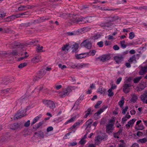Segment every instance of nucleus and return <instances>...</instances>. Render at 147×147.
<instances>
[{
  "instance_id": "f3484780",
  "label": "nucleus",
  "mask_w": 147,
  "mask_h": 147,
  "mask_svg": "<svg viewBox=\"0 0 147 147\" xmlns=\"http://www.w3.org/2000/svg\"><path fill=\"white\" fill-rule=\"evenodd\" d=\"M131 98L130 100L131 102L133 103H135L137 100L138 99V96L135 94H131Z\"/></svg>"
},
{
  "instance_id": "f03ea898",
  "label": "nucleus",
  "mask_w": 147,
  "mask_h": 147,
  "mask_svg": "<svg viewBox=\"0 0 147 147\" xmlns=\"http://www.w3.org/2000/svg\"><path fill=\"white\" fill-rule=\"evenodd\" d=\"M23 127V124L22 122H16L9 125L11 129L13 130H20Z\"/></svg>"
},
{
  "instance_id": "6e6d98bb",
  "label": "nucleus",
  "mask_w": 147,
  "mask_h": 147,
  "mask_svg": "<svg viewBox=\"0 0 147 147\" xmlns=\"http://www.w3.org/2000/svg\"><path fill=\"white\" fill-rule=\"evenodd\" d=\"M112 20H113V22L118 20L119 18L118 16H111Z\"/></svg>"
},
{
  "instance_id": "423d86ee",
  "label": "nucleus",
  "mask_w": 147,
  "mask_h": 147,
  "mask_svg": "<svg viewBox=\"0 0 147 147\" xmlns=\"http://www.w3.org/2000/svg\"><path fill=\"white\" fill-rule=\"evenodd\" d=\"M24 47L23 44L20 43L19 42H15L11 43L10 46V47L11 49H15L18 48H22Z\"/></svg>"
},
{
  "instance_id": "e2e57ef3",
  "label": "nucleus",
  "mask_w": 147,
  "mask_h": 147,
  "mask_svg": "<svg viewBox=\"0 0 147 147\" xmlns=\"http://www.w3.org/2000/svg\"><path fill=\"white\" fill-rule=\"evenodd\" d=\"M58 66L62 69H63L64 68H65L67 67L65 65H62L61 64H59Z\"/></svg>"
},
{
  "instance_id": "4be33fe9",
  "label": "nucleus",
  "mask_w": 147,
  "mask_h": 147,
  "mask_svg": "<svg viewBox=\"0 0 147 147\" xmlns=\"http://www.w3.org/2000/svg\"><path fill=\"white\" fill-rule=\"evenodd\" d=\"M10 82V79L9 78H4L2 80L1 83L6 85Z\"/></svg>"
},
{
  "instance_id": "09e8293b",
  "label": "nucleus",
  "mask_w": 147,
  "mask_h": 147,
  "mask_svg": "<svg viewBox=\"0 0 147 147\" xmlns=\"http://www.w3.org/2000/svg\"><path fill=\"white\" fill-rule=\"evenodd\" d=\"M115 122V120L114 119H111L109 121V123L108 124H113V125H114V123Z\"/></svg>"
},
{
  "instance_id": "c756f323",
  "label": "nucleus",
  "mask_w": 147,
  "mask_h": 147,
  "mask_svg": "<svg viewBox=\"0 0 147 147\" xmlns=\"http://www.w3.org/2000/svg\"><path fill=\"white\" fill-rule=\"evenodd\" d=\"M69 45H70V44L64 45L61 48L62 50L63 51H65L66 50H67V51L68 50L70 49L69 47Z\"/></svg>"
},
{
  "instance_id": "37998d69",
  "label": "nucleus",
  "mask_w": 147,
  "mask_h": 147,
  "mask_svg": "<svg viewBox=\"0 0 147 147\" xmlns=\"http://www.w3.org/2000/svg\"><path fill=\"white\" fill-rule=\"evenodd\" d=\"M80 122H78L75 123L70 128V129H73L74 128H75L76 126L78 125H80Z\"/></svg>"
},
{
  "instance_id": "a19ab883",
  "label": "nucleus",
  "mask_w": 147,
  "mask_h": 147,
  "mask_svg": "<svg viewBox=\"0 0 147 147\" xmlns=\"http://www.w3.org/2000/svg\"><path fill=\"white\" fill-rule=\"evenodd\" d=\"M112 17H105V20H106L107 22L111 23V22H113V20H112Z\"/></svg>"
},
{
  "instance_id": "5701e85b",
  "label": "nucleus",
  "mask_w": 147,
  "mask_h": 147,
  "mask_svg": "<svg viewBox=\"0 0 147 147\" xmlns=\"http://www.w3.org/2000/svg\"><path fill=\"white\" fill-rule=\"evenodd\" d=\"M13 89L11 88H7L4 90H2L1 91V93H7L8 92L11 93L13 92Z\"/></svg>"
},
{
  "instance_id": "aec40b11",
  "label": "nucleus",
  "mask_w": 147,
  "mask_h": 147,
  "mask_svg": "<svg viewBox=\"0 0 147 147\" xmlns=\"http://www.w3.org/2000/svg\"><path fill=\"white\" fill-rule=\"evenodd\" d=\"M4 55L5 54H7L8 55H11L13 56H15L18 55V52L16 50H14L13 51L11 52H9L7 53H5L4 54Z\"/></svg>"
},
{
  "instance_id": "a211bd4d",
  "label": "nucleus",
  "mask_w": 147,
  "mask_h": 147,
  "mask_svg": "<svg viewBox=\"0 0 147 147\" xmlns=\"http://www.w3.org/2000/svg\"><path fill=\"white\" fill-rule=\"evenodd\" d=\"M147 72V66L142 67L139 73L141 75H143Z\"/></svg>"
},
{
  "instance_id": "e433bc0d",
  "label": "nucleus",
  "mask_w": 147,
  "mask_h": 147,
  "mask_svg": "<svg viewBox=\"0 0 147 147\" xmlns=\"http://www.w3.org/2000/svg\"><path fill=\"white\" fill-rule=\"evenodd\" d=\"M96 51L95 50H92V51H90L89 52H87L86 53L88 55H90L94 56L96 53Z\"/></svg>"
},
{
  "instance_id": "6ab92c4d",
  "label": "nucleus",
  "mask_w": 147,
  "mask_h": 147,
  "mask_svg": "<svg viewBox=\"0 0 147 147\" xmlns=\"http://www.w3.org/2000/svg\"><path fill=\"white\" fill-rule=\"evenodd\" d=\"M106 136H104L102 137L100 135H98L97 137H95V142L96 143H97L98 142L102 141L105 138Z\"/></svg>"
},
{
  "instance_id": "4c0bfd02",
  "label": "nucleus",
  "mask_w": 147,
  "mask_h": 147,
  "mask_svg": "<svg viewBox=\"0 0 147 147\" xmlns=\"http://www.w3.org/2000/svg\"><path fill=\"white\" fill-rule=\"evenodd\" d=\"M27 65V63H24L20 64L18 67L19 68L21 69L26 66Z\"/></svg>"
},
{
  "instance_id": "bf43d9fd",
  "label": "nucleus",
  "mask_w": 147,
  "mask_h": 147,
  "mask_svg": "<svg viewBox=\"0 0 147 147\" xmlns=\"http://www.w3.org/2000/svg\"><path fill=\"white\" fill-rule=\"evenodd\" d=\"M6 16V13L3 12H0V18H3Z\"/></svg>"
},
{
  "instance_id": "774afa93",
  "label": "nucleus",
  "mask_w": 147,
  "mask_h": 147,
  "mask_svg": "<svg viewBox=\"0 0 147 147\" xmlns=\"http://www.w3.org/2000/svg\"><path fill=\"white\" fill-rule=\"evenodd\" d=\"M11 21L9 16L6 18L4 20V21L5 22H9Z\"/></svg>"
},
{
  "instance_id": "ea45409f",
  "label": "nucleus",
  "mask_w": 147,
  "mask_h": 147,
  "mask_svg": "<svg viewBox=\"0 0 147 147\" xmlns=\"http://www.w3.org/2000/svg\"><path fill=\"white\" fill-rule=\"evenodd\" d=\"M129 38L130 39H133L135 37L134 33L133 32H131L129 34Z\"/></svg>"
},
{
  "instance_id": "69168bd1",
  "label": "nucleus",
  "mask_w": 147,
  "mask_h": 147,
  "mask_svg": "<svg viewBox=\"0 0 147 147\" xmlns=\"http://www.w3.org/2000/svg\"><path fill=\"white\" fill-rule=\"evenodd\" d=\"M122 79V78L121 77H120L117 79L116 82V84H119L121 81Z\"/></svg>"
},
{
  "instance_id": "de8ad7c7",
  "label": "nucleus",
  "mask_w": 147,
  "mask_h": 147,
  "mask_svg": "<svg viewBox=\"0 0 147 147\" xmlns=\"http://www.w3.org/2000/svg\"><path fill=\"white\" fill-rule=\"evenodd\" d=\"M102 102V101H98L96 105L94 106L95 108L96 109L98 108V106L100 105Z\"/></svg>"
},
{
  "instance_id": "3c124183",
  "label": "nucleus",
  "mask_w": 147,
  "mask_h": 147,
  "mask_svg": "<svg viewBox=\"0 0 147 147\" xmlns=\"http://www.w3.org/2000/svg\"><path fill=\"white\" fill-rule=\"evenodd\" d=\"M97 45L100 47H102L103 46V42L102 41H101L98 42Z\"/></svg>"
},
{
  "instance_id": "473e14b6",
  "label": "nucleus",
  "mask_w": 147,
  "mask_h": 147,
  "mask_svg": "<svg viewBox=\"0 0 147 147\" xmlns=\"http://www.w3.org/2000/svg\"><path fill=\"white\" fill-rule=\"evenodd\" d=\"M121 47L123 49L125 48L126 47L127 45L125 44V40H122L120 42Z\"/></svg>"
},
{
  "instance_id": "7c9ffc66",
  "label": "nucleus",
  "mask_w": 147,
  "mask_h": 147,
  "mask_svg": "<svg viewBox=\"0 0 147 147\" xmlns=\"http://www.w3.org/2000/svg\"><path fill=\"white\" fill-rule=\"evenodd\" d=\"M136 57L135 55H133L132 57H130L129 59L128 60V61L129 63H131L134 61H136Z\"/></svg>"
},
{
  "instance_id": "a18cd8bd",
  "label": "nucleus",
  "mask_w": 147,
  "mask_h": 147,
  "mask_svg": "<svg viewBox=\"0 0 147 147\" xmlns=\"http://www.w3.org/2000/svg\"><path fill=\"white\" fill-rule=\"evenodd\" d=\"M132 79V78L131 77L129 78H127L124 82V83L126 84H131V81Z\"/></svg>"
},
{
  "instance_id": "2eb2a0df",
  "label": "nucleus",
  "mask_w": 147,
  "mask_h": 147,
  "mask_svg": "<svg viewBox=\"0 0 147 147\" xmlns=\"http://www.w3.org/2000/svg\"><path fill=\"white\" fill-rule=\"evenodd\" d=\"M93 121L92 119H89L87 121L85 124L83 125L84 126H86V128L85 129V130H86L88 128H90L91 127V124L92 123Z\"/></svg>"
},
{
  "instance_id": "0eeeda50",
  "label": "nucleus",
  "mask_w": 147,
  "mask_h": 147,
  "mask_svg": "<svg viewBox=\"0 0 147 147\" xmlns=\"http://www.w3.org/2000/svg\"><path fill=\"white\" fill-rule=\"evenodd\" d=\"M108 108L107 106H103L97 112L95 113L94 115V117L96 120L98 119L99 117L98 116L102 112L106 109Z\"/></svg>"
},
{
  "instance_id": "603ef678",
  "label": "nucleus",
  "mask_w": 147,
  "mask_h": 147,
  "mask_svg": "<svg viewBox=\"0 0 147 147\" xmlns=\"http://www.w3.org/2000/svg\"><path fill=\"white\" fill-rule=\"evenodd\" d=\"M128 106H126L125 107V109L122 110V113L124 115L126 113V112L128 109Z\"/></svg>"
},
{
  "instance_id": "052dcab7",
  "label": "nucleus",
  "mask_w": 147,
  "mask_h": 147,
  "mask_svg": "<svg viewBox=\"0 0 147 147\" xmlns=\"http://www.w3.org/2000/svg\"><path fill=\"white\" fill-rule=\"evenodd\" d=\"M112 25V24L108 22L105 23V27H109Z\"/></svg>"
},
{
  "instance_id": "1a4fd4ad",
  "label": "nucleus",
  "mask_w": 147,
  "mask_h": 147,
  "mask_svg": "<svg viewBox=\"0 0 147 147\" xmlns=\"http://www.w3.org/2000/svg\"><path fill=\"white\" fill-rule=\"evenodd\" d=\"M81 45L84 46L88 49H90L92 46V43L87 40L84 41L81 44Z\"/></svg>"
},
{
  "instance_id": "4d7b16f0",
  "label": "nucleus",
  "mask_w": 147,
  "mask_h": 147,
  "mask_svg": "<svg viewBox=\"0 0 147 147\" xmlns=\"http://www.w3.org/2000/svg\"><path fill=\"white\" fill-rule=\"evenodd\" d=\"M29 55H28L27 56H25L24 57H21L18 59V61H20L28 57Z\"/></svg>"
},
{
  "instance_id": "0e129e2a",
  "label": "nucleus",
  "mask_w": 147,
  "mask_h": 147,
  "mask_svg": "<svg viewBox=\"0 0 147 147\" xmlns=\"http://www.w3.org/2000/svg\"><path fill=\"white\" fill-rule=\"evenodd\" d=\"M22 26H24L25 27H27L28 26H29L30 25V23L28 22L22 24Z\"/></svg>"
},
{
  "instance_id": "c03bdc74",
  "label": "nucleus",
  "mask_w": 147,
  "mask_h": 147,
  "mask_svg": "<svg viewBox=\"0 0 147 147\" xmlns=\"http://www.w3.org/2000/svg\"><path fill=\"white\" fill-rule=\"evenodd\" d=\"M108 92L109 93L108 95L109 96L111 97L113 95L114 93L112 92V90L111 89H109L108 91Z\"/></svg>"
},
{
  "instance_id": "412c9836",
  "label": "nucleus",
  "mask_w": 147,
  "mask_h": 147,
  "mask_svg": "<svg viewBox=\"0 0 147 147\" xmlns=\"http://www.w3.org/2000/svg\"><path fill=\"white\" fill-rule=\"evenodd\" d=\"M106 90L105 88H103L102 87H100L98 89V92L100 94H104L105 93Z\"/></svg>"
},
{
  "instance_id": "a878e982",
  "label": "nucleus",
  "mask_w": 147,
  "mask_h": 147,
  "mask_svg": "<svg viewBox=\"0 0 147 147\" xmlns=\"http://www.w3.org/2000/svg\"><path fill=\"white\" fill-rule=\"evenodd\" d=\"M144 128V127L142 124H140V125H138L137 126H135V129L138 130H142Z\"/></svg>"
},
{
  "instance_id": "c9c22d12",
  "label": "nucleus",
  "mask_w": 147,
  "mask_h": 147,
  "mask_svg": "<svg viewBox=\"0 0 147 147\" xmlns=\"http://www.w3.org/2000/svg\"><path fill=\"white\" fill-rule=\"evenodd\" d=\"M40 115L37 116L34 118L31 124L32 125L35 123L36 122L38 121L40 117Z\"/></svg>"
},
{
  "instance_id": "6e6552de",
  "label": "nucleus",
  "mask_w": 147,
  "mask_h": 147,
  "mask_svg": "<svg viewBox=\"0 0 147 147\" xmlns=\"http://www.w3.org/2000/svg\"><path fill=\"white\" fill-rule=\"evenodd\" d=\"M133 86L131 84H126L124 83L123 86V91L126 94L129 93V88Z\"/></svg>"
},
{
  "instance_id": "39448f33",
  "label": "nucleus",
  "mask_w": 147,
  "mask_h": 147,
  "mask_svg": "<svg viewBox=\"0 0 147 147\" xmlns=\"http://www.w3.org/2000/svg\"><path fill=\"white\" fill-rule=\"evenodd\" d=\"M72 87L71 86H68L66 88L60 93V96L61 97L63 98L67 95L69 94V92L71 91V88Z\"/></svg>"
},
{
  "instance_id": "680f3d73",
  "label": "nucleus",
  "mask_w": 147,
  "mask_h": 147,
  "mask_svg": "<svg viewBox=\"0 0 147 147\" xmlns=\"http://www.w3.org/2000/svg\"><path fill=\"white\" fill-rule=\"evenodd\" d=\"M40 79V78H39L38 76H36L33 78V81L34 82H36Z\"/></svg>"
},
{
  "instance_id": "5fc2aeb1",
  "label": "nucleus",
  "mask_w": 147,
  "mask_h": 147,
  "mask_svg": "<svg viewBox=\"0 0 147 147\" xmlns=\"http://www.w3.org/2000/svg\"><path fill=\"white\" fill-rule=\"evenodd\" d=\"M37 47V50L38 52H40L42 51V50L43 48V47L41 46V47H40L39 46H38Z\"/></svg>"
},
{
  "instance_id": "2f4dec72",
  "label": "nucleus",
  "mask_w": 147,
  "mask_h": 147,
  "mask_svg": "<svg viewBox=\"0 0 147 147\" xmlns=\"http://www.w3.org/2000/svg\"><path fill=\"white\" fill-rule=\"evenodd\" d=\"M86 53H82L79 54L77 55L76 57V58L78 59H80L84 57L83 56V55L84 54H86Z\"/></svg>"
},
{
  "instance_id": "ddd939ff",
  "label": "nucleus",
  "mask_w": 147,
  "mask_h": 147,
  "mask_svg": "<svg viewBox=\"0 0 147 147\" xmlns=\"http://www.w3.org/2000/svg\"><path fill=\"white\" fill-rule=\"evenodd\" d=\"M146 94H144L141 95L140 98L144 103L147 104V92H146Z\"/></svg>"
},
{
  "instance_id": "9b49d317",
  "label": "nucleus",
  "mask_w": 147,
  "mask_h": 147,
  "mask_svg": "<svg viewBox=\"0 0 147 147\" xmlns=\"http://www.w3.org/2000/svg\"><path fill=\"white\" fill-rule=\"evenodd\" d=\"M113 124H108L106 125V131L108 134L112 133L113 130Z\"/></svg>"
},
{
  "instance_id": "f8f14e48",
  "label": "nucleus",
  "mask_w": 147,
  "mask_h": 147,
  "mask_svg": "<svg viewBox=\"0 0 147 147\" xmlns=\"http://www.w3.org/2000/svg\"><path fill=\"white\" fill-rule=\"evenodd\" d=\"M69 48L72 49V52L74 53L76 52V51L78 49L79 46L78 44L75 43L73 45H69Z\"/></svg>"
},
{
  "instance_id": "f257e3e1",
  "label": "nucleus",
  "mask_w": 147,
  "mask_h": 147,
  "mask_svg": "<svg viewBox=\"0 0 147 147\" xmlns=\"http://www.w3.org/2000/svg\"><path fill=\"white\" fill-rule=\"evenodd\" d=\"M69 16L70 17V21L71 24L72 23H76L77 24L79 23L80 22H82V23L84 24L88 22V21L86 20V19L85 18H79L76 17V16H74L72 14L70 15Z\"/></svg>"
},
{
  "instance_id": "20e7f679",
  "label": "nucleus",
  "mask_w": 147,
  "mask_h": 147,
  "mask_svg": "<svg viewBox=\"0 0 147 147\" xmlns=\"http://www.w3.org/2000/svg\"><path fill=\"white\" fill-rule=\"evenodd\" d=\"M43 103L47 107H49L51 109L52 111H53V109L55 108V103L51 100H45L43 101Z\"/></svg>"
},
{
  "instance_id": "b1692460",
  "label": "nucleus",
  "mask_w": 147,
  "mask_h": 147,
  "mask_svg": "<svg viewBox=\"0 0 147 147\" xmlns=\"http://www.w3.org/2000/svg\"><path fill=\"white\" fill-rule=\"evenodd\" d=\"M79 30L77 31H74L71 32H68L67 33V34L69 36L75 35H78V32H80Z\"/></svg>"
},
{
  "instance_id": "4468645a",
  "label": "nucleus",
  "mask_w": 147,
  "mask_h": 147,
  "mask_svg": "<svg viewBox=\"0 0 147 147\" xmlns=\"http://www.w3.org/2000/svg\"><path fill=\"white\" fill-rule=\"evenodd\" d=\"M123 58V55H121L117 56L114 57V59L117 63H121Z\"/></svg>"
},
{
  "instance_id": "dca6fc26",
  "label": "nucleus",
  "mask_w": 147,
  "mask_h": 147,
  "mask_svg": "<svg viewBox=\"0 0 147 147\" xmlns=\"http://www.w3.org/2000/svg\"><path fill=\"white\" fill-rule=\"evenodd\" d=\"M41 56L39 55L36 56L32 59V61L34 63H36L40 61Z\"/></svg>"
},
{
  "instance_id": "864d4df0",
  "label": "nucleus",
  "mask_w": 147,
  "mask_h": 147,
  "mask_svg": "<svg viewBox=\"0 0 147 147\" xmlns=\"http://www.w3.org/2000/svg\"><path fill=\"white\" fill-rule=\"evenodd\" d=\"M4 32H6L7 33H11L13 32V31L12 30H9V29H4Z\"/></svg>"
},
{
  "instance_id": "79ce46f5",
  "label": "nucleus",
  "mask_w": 147,
  "mask_h": 147,
  "mask_svg": "<svg viewBox=\"0 0 147 147\" xmlns=\"http://www.w3.org/2000/svg\"><path fill=\"white\" fill-rule=\"evenodd\" d=\"M38 76L40 78V79H41L44 75V73H43L42 72L40 71H39L38 72Z\"/></svg>"
},
{
  "instance_id": "13d9d810",
  "label": "nucleus",
  "mask_w": 147,
  "mask_h": 147,
  "mask_svg": "<svg viewBox=\"0 0 147 147\" xmlns=\"http://www.w3.org/2000/svg\"><path fill=\"white\" fill-rule=\"evenodd\" d=\"M30 121L29 120H28L24 124V126L25 127H28L30 125Z\"/></svg>"
},
{
  "instance_id": "58836bf2",
  "label": "nucleus",
  "mask_w": 147,
  "mask_h": 147,
  "mask_svg": "<svg viewBox=\"0 0 147 147\" xmlns=\"http://www.w3.org/2000/svg\"><path fill=\"white\" fill-rule=\"evenodd\" d=\"M44 123V121H42L36 124L35 125V129H37L39 128Z\"/></svg>"
},
{
  "instance_id": "8fccbe9b",
  "label": "nucleus",
  "mask_w": 147,
  "mask_h": 147,
  "mask_svg": "<svg viewBox=\"0 0 147 147\" xmlns=\"http://www.w3.org/2000/svg\"><path fill=\"white\" fill-rule=\"evenodd\" d=\"M86 142V141L84 139H82L79 142V144L81 145L84 144Z\"/></svg>"
},
{
  "instance_id": "338daca9",
  "label": "nucleus",
  "mask_w": 147,
  "mask_h": 147,
  "mask_svg": "<svg viewBox=\"0 0 147 147\" xmlns=\"http://www.w3.org/2000/svg\"><path fill=\"white\" fill-rule=\"evenodd\" d=\"M104 56L106 61L109 60L111 58L110 56L109 55H105Z\"/></svg>"
},
{
  "instance_id": "7ed1b4c3",
  "label": "nucleus",
  "mask_w": 147,
  "mask_h": 147,
  "mask_svg": "<svg viewBox=\"0 0 147 147\" xmlns=\"http://www.w3.org/2000/svg\"><path fill=\"white\" fill-rule=\"evenodd\" d=\"M26 111H25L24 110H22L20 109L19 110L15 115L13 117V119L14 120L17 119H18L20 118L25 116L26 114L24 113H25Z\"/></svg>"
},
{
  "instance_id": "72a5a7b5",
  "label": "nucleus",
  "mask_w": 147,
  "mask_h": 147,
  "mask_svg": "<svg viewBox=\"0 0 147 147\" xmlns=\"http://www.w3.org/2000/svg\"><path fill=\"white\" fill-rule=\"evenodd\" d=\"M136 120L135 119H133L129 121L128 122V123L131 126V127H132Z\"/></svg>"
},
{
  "instance_id": "bb28decb",
  "label": "nucleus",
  "mask_w": 147,
  "mask_h": 147,
  "mask_svg": "<svg viewBox=\"0 0 147 147\" xmlns=\"http://www.w3.org/2000/svg\"><path fill=\"white\" fill-rule=\"evenodd\" d=\"M76 118V116H75L74 117H72L71 119L68 120L65 123V125H67L69 123H70V122H73L75 119Z\"/></svg>"
},
{
  "instance_id": "f704fd0d",
  "label": "nucleus",
  "mask_w": 147,
  "mask_h": 147,
  "mask_svg": "<svg viewBox=\"0 0 147 147\" xmlns=\"http://www.w3.org/2000/svg\"><path fill=\"white\" fill-rule=\"evenodd\" d=\"M142 77L141 76L135 78L133 80L134 82V83H138L141 79Z\"/></svg>"
},
{
  "instance_id": "cd10ccee",
  "label": "nucleus",
  "mask_w": 147,
  "mask_h": 147,
  "mask_svg": "<svg viewBox=\"0 0 147 147\" xmlns=\"http://www.w3.org/2000/svg\"><path fill=\"white\" fill-rule=\"evenodd\" d=\"M35 135H38V136H39L42 138H43L44 136V135L43 132L41 131H40L38 132H36L34 133Z\"/></svg>"
},
{
  "instance_id": "49530a36",
  "label": "nucleus",
  "mask_w": 147,
  "mask_h": 147,
  "mask_svg": "<svg viewBox=\"0 0 147 147\" xmlns=\"http://www.w3.org/2000/svg\"><path fill=\"white\" fill-rule=\"evenodd\" d=\"M124 100H122L118 102V105L120 107H122L123 105H124Z\"/></svg>"
},
{
  "instance_id": "9d476101",
  "label": "nucleus",
  "mask_w": 147,
  "mask_h": 147,
  "mask_svg": "<svg viewBox=\"0 0 147 147\" xmlns=\"http://www.w3.org/2000/svg\"><path fill=\"white\" fill-rule=\"evenodd\" d=\"M33 7L34 6L33 5H22L19 7L18 8V9L19 11H22L23 10H26L27 9H31L32 8H33Z\"/></svg>"
},
{
  "instance_id": "c85d7f7f",
  "label": "nucleus",
  "mask_w": 147,
  "mask_h": 147,
  "mask_svg": "<svg viewBox=\"0 0 147 147\" xmlns=\"http://www.w3.org/2000/svg\"><path fill=\"white\" fill-rule=\"evenodd\" d=\"M147 141V138H143L139 139L138 141V143L141 144H143L146 143Z\"/></svg>"
},
{
  "instance_id": "393cba45",
  "label": "nucleus",
  "mask_w": 147,
  "mask_h": 147,
  "mask_svg": "<svg viewBox=\"0 0 147 147\" xmlns=\"http://www.w3.org/2000/svg\"><path fill=\"white\" fill-rule=\"evenodd\" d=\"M91 109L90 108H88L87 110L85 111V112L86 113L85 115L84 116V117L85 118H86L88 116V115H89L90 114H91Z\"/></svg>"
}]
</instances>
